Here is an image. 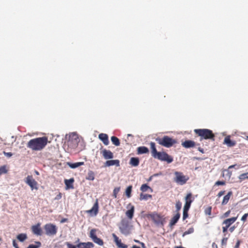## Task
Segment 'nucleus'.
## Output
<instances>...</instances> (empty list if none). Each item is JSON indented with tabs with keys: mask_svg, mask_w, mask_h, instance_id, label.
<instances>
[{
	"mask_svg": "<svg viewBox=\"0 0 248 248\" xmlns=\"http://www.w3.org/2000/svg\"><path fill=\"white\" fill-rule=\"evenodd\" d=\"M175 248H186L183 247L182 246H176L175 247Z\"/></svg>",
	"mask_w": 248,
	"mask_h": 248,
	"instance_id": "680f3d73",
	"label": "nucleus"
},
{
	"mask_svg": "<svg viewBox=\"0 0 248 248\" xmlns=\"http://www.w3.org/2000/svg\"><path fill=\"white\" fill-rule=\"evenodd\" d=\"M132 227L127 220H122L119 226V229L122 234L127 235L131 233Z\"/></svg>",
	"mask_w": 248,
	"mask_h": 248,
	"instance_id": "39448f33",
	"label": "nucleus"
},
{
	"mask_svg": "<svg viewBox=\"0 0 248 248\" xmlns=\"http://www.w3.org/2000/svg\"><path fill=\"white\" fill-rule=\"evenodd\" d=\"M85 244L84 245H82L83 246L84 248H87L86 246H88L89 247H93V243H88L87 244H86L85 243Z\"/></svg>",
	"mask_w": 248,
	"mask_h": 248,
	"instance_id": "5fc2aeb1",
	"label": "nucleus"
},
{
	"mask_svg": "<svg viewBox=\"0 0 248 248\" xmlns=\"http://www.w3.org/2000/svg\"><path fill=\"white\" fill-rule=\"evenodd\" d=\"M174 174L175 176L174 181L180 185L185 184L189 180L188 176L184 175L181 172L175 171Z\"/></svg>",
	"mask_w": 248,
	"mask_h": 248,
	"instance_id": "423d86ee",
	"label": "nucleus"
},
{
	"mask_svg": "<svg viewBox=\"0 0 248 248\" xmlns=\"http://www.w3.org/2000/svg\"><path fill=\"white\" fill-rule=\"evenodd\" d=\"M235 228H236V227L235 226H233L231 227H229L228 229H229V231L231 232H232L234 231Z\"/></svg>",
	"mask_w": 248,
	"mask_h": 248,
	"instance_id": "864d4df0",
	"label": "nucleus"
},
{
	"mask_svg": "<svg viewBox=\"0 0 248 248\" xmlns=\"http://www.w3.org/2000/svg\"><path fill=\"white\" fill-rule=\"evenodd\" d=\"M226 184V182L224 181H217L215 184V186H224Z\"/></svg>",
	"mask_w": 248,
	"mask_h": 248,
	"instance_id": "a18cd8bd",
	"label": "nucleus"
},
{
	"mask_svg": "<svg viewBox=\"0 0 248 248\" xmlns=\"http://www.w3.org/2000/svg\"><path fill=\"white\" fill-rule=\"evenodd\" d=\"M3 154L8 157H10L13 155V154L11 152H3Z\"/></svg>",
	"mask_w": 248,
	"mask_h": 248,
	"instance_id": "de8ad7c7",
	"label": "nucleus"
},
{
	"mask_svg": "<svg viewBox=\"0 0 248 248\" xmlns=\"http://www.w3.org/2000/svg\"><path fill=\"white\" fill-rule=\"evenodd\" d=\"M112 237L114 238V242L119 248H127V246L122 243L121 240L114 233L112 234Z\"/></svg>",
	"mask_w": 248,
	"mask_h": 248,
	"instance_id": "4468645a",
	"label": "nucleus"
},
{
	"mask_svg": "<svg viewBox=\"0 0 248 248\" xmlns=\"http://www.w3.org/2000/svg\"><path fill=\"white\" fill-rule=\"evenodd\" d=\"M228 228H226L224 226H222V232L224 233V236H225L226 235V232H227V230H228Z\"/></svg>",
	"mask_w": 248,
	"mask_h": 248,
	"instance_id": "8fccbe9b",
	"label": "nucleus"
},
{
	"mask_svg": "<svg viewBox=\"0 0 248 248\" xmlns=\"http://www.w3.org/2000/svg\"><path fill=\"white\" fill-rule=\"evenodd\" d=\"M134 213V206H132L131 208L129 210H128L126 213V217L129 218V219H132L133 217Z\"/></svg>",
	"mask_w": 248,
	"mask_h": 248,
	"instance_id": "5701e85b",
	"label": "nucleus"
},
{
	"mask_svg": "<svg viewBox=\"0 0 248 248\" xmlns=\"http://www.w3.org/2000/svg\"><path fill=\"white\" fill-rule=\"evenodd\" d=\"M155 140L160 145L167 148H170L177 143L176 140L168 136H164L162 138H157Z\"/></svg>",
	"mask_w": 248,
	"mask_h": 248,
	"instance_id": "20e7f679",
	"label": "nucleus"
},
{
	"mask_svg": "<svg viewBox=\"0 0 248 248\" xmlns=\"http://www.w3.org/2000/svg\"><path fill=\"white\" fill-rule=\"evenodd\" d=\"M140 160L138 157H131L129 161V164L133 167H137L139 165Z\"/></svg>",
	"mask_w": 248,
	"mask_h": 248,
	"instance_id": "aec40b11",
	"label": "nucleus"
},
{
	"mask_svg": "<svg viewBox=\"0 0 248 248\" xmlns=\"http://www.w3.org/2000/svg\"><path fill=\"white\" fill-rule=\"evenodd\" d=\"M58 197H59V198H61V194H59V196H58Z\"/></svg>",
	"mask_w": 248,
	"mask_h": 248,
	"instance_id": "774afa93",
	"label": "nucleus"
},
{
	"mask_svg": "<svg viewBox=\"0 0 248 248\" xmlns=\"http://www.w3.org/2000/svg\"><path fill=\"white\" fill-rule=\"evenodd\" d=\"M27 235L25 233H21L17 236L18 240L21 242H23L27 239Z\"/></svg>",
	"mask_w": 248,
	"mask_h": 248,
	"instance_id": "2f4dec72",
	"label": "nucleus"
},
{
	"mask_svg": "<svg viewBox=\"0 0 248 248\" xmlns=\"http://www.w3.org/2000/svg\"><path fill=\"white\" fill-rule=\"evenodd\" d=\"M111 140L112 143L116 146H118L120 144L119 139L115 136L111 137Z\"/></svg>",
	"mask_w": 248,
	"mask_h": 248,
	"instance_id": "cd10ccee",
	"label": "nucleus"
},
{
	"mask_svg": "<svg viewBox=\"0 0 248 248\" xmlns=\"http://www.w3.org/2000/svg\"><path fill=\"white\" fill-rule=\"evenodd\" d=\"M98 208H99V205H98V200L97 199L94 203L93 207L90 210H87L86 211L87 213L91 214L93 215L94 216H96L98 212Z\"/></svg>",
	"mask_w": 248,
	"mask_h": 248,
	"instance_id": "9b49d317",
	"label": "nucleus"
},
{
	"mask_svg": "<svg viewBox=\"0 0 248 248\" xmlns=\"http://www.w3.org/2000/svg\"><path fill=\"white\" fill-rule=\"evenodd\" d=\"M232 194V191L229 192L227 194L223 197L221 204L223 205H226L228 202Z\"/></svg>",
	"mask_w": 248,
	"mask_h": 248,
	"instance_id": "412c9836",
	"label": "nucleus"
},
{
	"mask_svg": "<svg viewBox=\"0 0 248 248\" xmlns=\"http://www.w3.org/2000/svg\"><path fill=\"white\" fill-rule=\"evenodd\" d=\"M115 165L117 167L120 166V161L118 159L108 160L105 163L106 166H111Z\"/></svg>",
	"mask_w": 248,
	"mask_h": 248,
	"instance_id": "6ab92c4d",
	"label": "nucleus"
},
{
	"mask_svg": "<svg viewBox=\"0 0 248 248\" xmlns=\"http://www.w3.org/2000/svg\"><path fill=\"white\" fill-rule=\"evenodd\" d=\"M150 145L152 155L154 158H157L161 161H166L168 163H170L173 161V157L167 153L157 151L155 142H151Z\"/></svg>",
	"mask_w": 248,
	"mask_h": 248,
	"instance_id": "f03ea898",
	"label": "nucleus"
},
{
	"mask_svg": "<svg viewBox=\"0 0 248 248\" xmlns=\"http://www.w3.org/2000/svg\"><path fill=\"white\" fill-rule=\"evenodd\" d=\"M228 240V237H225V236L222 239V244L226 245Z\"/></svg>",
	"mask_w": 248,
	"mask_h": 248,
	"instance_id": "09e8293b",
	"label": "nucleus"
},
{
	"mask_svg": "<svg viewBox=\"0 0 248 248\" xmlns=\"http://www.w3.org/2000/svg\"><path fill=\"white\" fill-rule=\"evenodd\" d=\"M25 183L28 185L31 189L33 190V189L37 190L38 189V183L33 178V177L31 175H28L25 181Z\"/></svg>",
	"mask_w": 248,
	"mask_h": 248,
	"instance_id": "6e6552de",
	"label": "nucleus"
},
{
	"mask_svg": "<svg viewBox=\"0 0 248 248\" xmlns=\"http://www.w3.org/2000/svg\"><path fill=\"white\" fill-rule=\"evenodd\" d=\"M149 189H150L151 191H152V189L147 184H143L140 187V190L142 192H146Z\"/></svg>",
	"mask_w": 248,
	"mask_h": 248,
	"instance_id": "7c9ffc66",
	"label": "nucleus"
},
{
	"mask_svg": "<svg viewBox=\"0 0 248 248\" xmlns=\"http://www.w3.org/2000/svg\"><path fill=\"white\" fill-rule=\"evenodd\" d=\"M41 246V242L39 241L35 242V244L30 245L27 248H39Z\"/></svg>",
	"mask_w": 248,
	"mask_h": 248,
	"instance_id": "f704fd0d",
	"label": "nucleus"
},
{
	"mask_svg": "<svg viewBox=\"0 0 248 248\" xmlns=\"http://www.w3.org/2000/svg\"><path fill=\"white\" fill-rule=\"evenodd\" d=\"M132 248H140V247H139V246H136V245H134V246H133Z\"/></svg>",
	"mask_w": 248,
	"mask_h": 248,
	"instance_id": "052dcab7",
	"label": "nucleus"
},
{
	"mask_svg": "<svg viewBox=\"0 0 248 248\" xmlns=\"http://www.w3.org/2000/svg\"><path fill=\"white\" fill-rule=\"evenodd\" d=\"M13 246L15 248H16V247H17L18 246L17 244L16 243V241L15 240H14L13 241Z\"/></svg>",
	"mask_w": 248,
	"mask_h": 248,
	"instance_id": "4d7b16f0",
	"label": "nucleus"
},
{
	"mask_svg": "<svg viewBox=\"0 0 248 248\" xmlns=\"http://www.w3.org/2000/svg\"><path fill=\"white\" fill-rule=\"evenodd\" d=\"M134 241H135V242H137V243H140V241H139L137 240H134Z\"/></svg>",
	"mask_w": 248,
	"mask_h": 248,
	"instance_id": "69168bd1",
	"label": "nucleus"
},
{
	"mask_svg": "<svg viewBox=\"0 0 248 248\" xmlns=\"http://www.w3.org/2000/svg\"><path fill=\"white\" fill-rule=\"evenodd\" d=\"M198 150L202 153H204V150L202 148H201V147H199Z\"/></svg>",
	"mask_w": 248,
	"mask_h": 248,
	"instance_id": "13d9d810",
	"label": "nucleus"
},
{
	"mask_svg": "<svg viewBox=\"0 0 248 248\" xmlns=\"http://www.w3.org/2000/svg\"><path fill=\"white\" fill-rule=\"evenodd\" d=\"M93 242L100 246L103 245V241L102 239L97 237H95V239L93 240Z\"/></svg>",
	"mask_w": 248,
	"mask_h": 248,
	"instance_id": "c9c22d12",
	"label": "nucleus"
},
{
	"mask_svg": "<svg viewBox=\"0 0 248 248\" xmlns=\"http://www.w3.org/2000/svg\"><path fill=\"white\" fill-rule=\"evenodd\" d=\"M239 181L241 182L248 179V172L240 174L238 177Z\"/></svg>",
	"mask_w": 248,
	"mask_h": 248,
	"instance_id": "c756f323",
	"label": "nucleus"
},
{
	"mask_svg": "<svg viewBox=\"0 0 248 248\" xmlns=\"http://www.w3.org/2000/svg\"><path fill=\"white\" fill-rule=\"evenodd\" d=\"M188 211L183 210V220H185L186 218L188 217Z\"/></svg>",
	"mask_w": 248,
	"mask_h": 248,
	"instance_id": "c03bdc74",
	"label": "nucleus"
},
{
	"mask_svg": "<svg viewBox=\"0 0 248 248\" xmlns=\"http://www.w3.org/2000/svg\"><path fill=\"white\" fill-rule=\"evenodd\" d=\"M98 137L105 145H108V136L106 134L101 133L99 135Z\"/></svg>",
	"mask_w": 248,
	"mask_h": 248,
	"instance_id": "dca6fc26",
	"label": "nucleus"
},
{
	"mask_svg": "<svg viewBox=\"0 0 248 248\" xmlns=\"http://www.w3.org/2000/svg\"><path fill=\"white\" fill-rule=\"evenodd\" d=\"M152 198L151 195L141 193L140 194V200H146L148 198Z\"/></svg>",
	"mask_w": 248,
	"mask_h": 248,
	"instance_id": "72a5a7b5",
	"label": "nucleus"
},
{
	"mask_svg": "<svg viewBox=\"0 0 248 248\" xmlns=\"http://www.w3.org/2000/svg\"><path fill=\"white\" fill-rule=\"evenodd\" d=\"M212 207L208 206L204 210V213L206 215L210 216L211 215Z\"/></svg>",
	"mask_w": 248,
	"mask_h": 248,
	"instance_id": "a19ab883",
	"label": "nucleus"
},
{
	"mask_svg": "<svg viewBox=\"0 0 248 248\" xmlns=\"http://www.w3.org/2000/svg\"><path fill=\"white\" fill-rule=\"evenodd\" d=\"M237 218V217L226 219L222 222L223 226L228 229L236 220Z\"/></svg>",
	"mask_w": 248,
	"mask_h": 248,
	"instance_id": "ddd939ff",
	"label": "nucleus"
},
{
	"mask_svg": "<svg viewBox=\"0 0 248 248\" xmlns=\"http://www.w3.org/2000/svg\"><path fill=\"white\" fill-rule=\"evenodd\" d=\"M90 237L92 238L93 240L95 239V237H97L95 234V231L94 230H92L90 232Z\"/></svg>",
	"mask_w": 248,
	"mask_h": 248,
	"instance_id": "79ce46f5",
	"label": "nucleus"
},
{
	"mask_svg": "<svg viewBox=\"0 0 248 248\" xmlns=\"http://www.w3.org/2000/svg\"><path fill=\"white\" fill-rule=\"evenodd\" d=\"M8 170L5 166H2L0 167V175L7 172Z\"/></svg>",
	"mask_w": 248,
	"mask_h": 248,
	"instance_id": "4c0bfd02",
	"label": "nucleus"
},
{
	"mask_svg": "<svg viewBox=\"0 0 248 248\" xmlns=\"http://www.w3.org/2000/svg\"><path fill=\"white\" fill-rule=\"evenodd\" d=\"M120 190V187H115L113 191V196L114 198H116L117 197V194Z\"/></svg>",
	"mask_w": 248,
	"mask_h": 248,
	"instance_id": "e433bc0d",
	"label": "nucleus"
},
{
	"mask_svg": "<svg viewBox=\"0 0 248 248\" xmlns=\"http://www.w3.org/2000/svg\"><path fill=\"white\" fill-rule=\"evenodd\" d=\"M240 242L239 240H238L237 243L235 244V248H238L240 245Z\"/></svg>",
	"mask_w": 248,
	"mask_h": 248,
	"instance_id": "6e6d98bb",
	"label": "nucleus"
},
{
	"mask_svg": "<svg viewBox=\"0 0 248 248\" xmlns=\"http://www.w3.org/2000/svg\"><path fill=\"white\" fill-rule=\"evenodd\" d=\"M194 133L197 136L200 137V140H215V134L213 131L208 129H195L194 130Z\"/></svg>",
	"mask_w": 248,
	"mask_h": 248,
	"instance_id": "7ed1b4c3",
	"label": "nucleus"
},
{
	"mask_svg": "<svg viewBox=\"0 0 248 248\" xmlns=\"http://www.w3.org/2000/svg\"><path fill=\"white\" fill-rule=\"evenodd\" d=\"M140 244L142 245V246L143 247H144V244L143 243H142V242H140Z\"/></svg>",
	"mask_w": 248,
	"mask_h": 248,
	"instance_id": "0e129e2a",
	"label": "nucleus"
},
{
	"mask_svg": "<svg viewBox=\"0 0 248 248\" xmlns=\"http://www.w3.org/2000/svg\"><path fill=\"white\" fill-rule=\"evenodd\" d=\"M230 213H231V211L228 210V211H227L223 214V217H229L230 214Z\"/></svg>",
	"mask_w": 248,
	"mask_h": 248,
	"instance_id": "3c124183",
	"label": "nucleus"
},
{
	"mask_svg": "<svg viewBox=\"0 0 248 248\" xmlns=\"http://www.w3.org/2000/svg\"><path fill=\"white\" fill-rule=\"evenodd\" d=\"M74 181V180L73 178H71L69 180H65L64 182L65 184L67 187V188H73V183Z\"/></svg>",
	"mask_w": 248,
	"mask_h": 248,
	"instance_id": "393cba45",
	"label": "nucleus"
},
{
	"mask_svg": "<svg viewBox=\"0 0 248 248\" xmlns=\"http://www.w3.org/2000/svg\"><path fill=\"white\" fill-rule=\"evenodd\" d=\"M47 143V137H38L30 140L27 143V147L32 151H40L45 148Z\"/></svg>",
	"mask_w": 248,
	"mask_h": 248,
	"instance_id": "f257e3e1",
	"label": "nucleus"
},
{
	"mask_svg": "<svg viewBox=\"0 0 248 248\" xmlns=\"http://www.w3.org/2000/svg\"><path fill=\"white\" fill-rule=\"evenodd\" d=\"M180 217V214L177 213L173 217L170 219L169 225L170 227L174 226L178 221Z\"/></svg>",
	"mask_w": 248,
	"mask_h": 248,
	"instance_id": "a211bd4d",
	"label": "nucleus"
},
{
	"mask_svg": "<svg viewBox=\"0 0 248 248\" xmlns=\"http://www.w3.org/2000/svg\"><path fill=\"white\" fill-rule=\"evenodd\" d=\"M40 226V223H38L31 226V230L33 234L36 235H41L42 234V230Z\"/></svg>",
	"mask_w": 248,
	"mask_h": 248,
	"instance_id": "9d476101",
	"label": "nucleus"
},
{
	"mask_svg": "<svg viewBox=\"0 0 248 248\" xmlns=\"http://www.w3.org/2000/svg\"><path fill=\"white\" fill-rule=\"evenodd\" d=\"M194 232V228L191 227L190 228L186 231L183 234V236H185L186 235L192 233Z\"/></svg>",
	"mask_w": 248,
	"mask_h": 248,
	"instance_id": "58836bf2",
	"label": "nucleus"
},
{
	"mask_svg": "<svg viewBox=\"0 0 248 248\" xmlns=\"http://www.w3.org/2000/svg\"><path fill=\"white\" fill-rule=\"evenodd\" d=\"M65 244L68 248H80L82 247V245H84L85 244L84 243H79L77 246H75L70 242H67L65 243Z\"/></svg>",
	"mask_w": 248,
	"mask_h": 248,
	"instance_id": "b1692460",
	"label": "nucleus"
},
{
	"mask_svg": "<svg viewBox=\"0 0 248 248\" xmlns=\"http://www.w3.org/2000/svg\"><path fill=\"white\" fill-rule=\"evenodd\" d=\"M224 143L226 144L228 147H233L236 144L235 141H232L230 139V136H226L224 140Z\"/></svg>",
	"mask_w": 248,
	"mask_h": 248,
	"instance_id": "f3484780",
	"label": "nucleus"
},
{
	"mask_svg": "<svg viewBox=\"0 0 248 248\" xmlns=\"http://www.w3.org/2000/svg\"><path fill=\"white\" fill-rule=\"evenodd\" d=\"M150 216L153 221L156 224L163 225L165 222V218L163 217L156 214L153 213L150 215Z\"/></svg>",
	"mask_w": 248,
	"mask_h": 248,
	"instance_id": "1a4fd4ad",
	"label": "nucleus"
},
{
	"mask_svg": "<svg viewBox=\"0 0 248 248\" xmlns=\"http://www.w3.org/2000/svg\"><path fill=\"white\" fill-rule=\"evenodd\" d=\"M58 197H59V198H61V194H59V196H58Z\"/></svg>",
	"mask_w": 248,
	"mask_h": 248,
	"instance_id": "338daca9",
	"label": "nucleus"
},
{
	"mask_svg": "<svg viewBox=\"0 0 248 248\" xmlns=\"http://www.w3.org/2000/svg\"><path fill=\"white\" fill-rule=\"evenodd\" d=\"M86 179L92 181L94 179V173L93 171L88 172Z\"/></svg>",
	"mask_w": 248,
	"mask_h": 248,
	"instance_id": "473e14b6",
	"label": "nucleus"
},
{
	"mask_svg": "<svg viewBox=\"0 0 248 248\" xmlns=\"http://www.w3.org/2000/svg\"><path fill=\"white\" fill-rule=\"evenodd\" d=\"M101 154L105 159H112L113 158V154L110 150L103 149L101 150Z\"/></svg>",
	"mask_w": 248,
	"mask_h": 248,
	"instance_id": "f8f14e48",
	"label": "nucleus"
},
{
	"mask_svg": "<svg viewBox=\"0 0 248 248\" xmlns=\"http://www.w3.org/2000/svg\"><path fill=\"white\" fill-rule=\"evenodd\" d=\"M225 191L224 190H223V191H220L218 194H217V197H220L221 196H222V195H223L224 194H225Z\"/></svg>",
	"mask_w": 248,
	"mask_h": 248,
	"instance_id": "603ef678",
	"label": "nucleus"
},
{
	"mask_svg": "<svg viewBox=\"0 0 248 248\" xmlns=\"http://www.w3.org/2000/svg\"><path fill=\"white\" fill-rule=\"evenodd\" d=\"M190 206H191V204H189V203L188 202H185V205H184V209L183 210H186V211H188L190 207Z\"/></svg>",
	"mask_w": 248,
	"mask_h": 248,
	"instance_id": "37998d69",
	"label": "nucleus"
},
{
	"mask_svg": "<svg viewBox=\"0 0 248 248\" xmlns=\"http://www.w3.org/2000/svg\"><path fill=\"white\" fill-rule=\"evenodd\" d=\"M66 219H63L62 221H61V222H64L65 221H66Z\"/></svg>",
	"mask_w": 248,
	"mask_h": 248,
	"instance_id": "e2e57ef3",
	"label": "nucleus"
},
{
	"mask_svg": "<svg viewBox=\"0 0 248 248\" xmlns=\"http://www.w3.org/2000/svg\"><path fill=\"white\" fill-rule=\"evenodd\" d=\"M137 152L138 154H146L149 152V150L146 147L140 146L138 148Z\"/></svg>",
	"mask_w": 248,
	"mask_h": 248,
	"instance_id": "4be33fe9",
	"label": "nucleus"
},
{
	"mask_svg": "<svg viewBox=\"0 0 248 248\" xmlns=\"http://www.w3.org/2000/svg\"><path fill=\"white\" fill-rule=\"evenodd\" d=\"M175 207L176 208V211L178 213L179 211L181 210L182 207V203L180 201H178L176 202Z\"/></svg>",
	"mask_w": 248,
	"mask_h": 248,
	"instance_id": "ea45409f",
	"label": "nucleus"
},
{
	"mask_svg": "<svg viewBox=\"0 0 248 248\" xmlns=\"http://www.w3.org/2000/svg\"><path fill=\"white\" fill-rule=\"evenodd\" d=\"M236 165H231V166H230L229 167V169H232V168H234L235 166Z\"/></svg>",
	"mask_w": 248,
	"mask_h": 248,
	"instance_id": "bf43d9fd",
	"label": "nucleus"
},
{
	"mask_svg": "<svg viewBox=\"0 0 248 248\" xmlns=\"http://www.w3.org/2000/svg\"><path fill=\"white\" fill-rule=\"evenodd\" d=\"M194 200V198L192 197V194L191 193H188L185 197V202H189V204H191Z\"/></svg>",
	"mask_w": 248,
	"mask_h": 248,
	"instance_id": "bb28decb",
	"label": "nucleus"
},
{
	"mask_svg": "<svg viewBox=\"0 0 248 248\" xmlns=\"http://www.w3.org/2000/svg\"><path fill=\"white\" fill-rule=\"evenodd\" d=\"M248 217V215L246 213L242 217L241 220L243 222H245L247 220Z\"/></svg>",
	"mask_w": 248,
	"mask_h": 248,
	"instance_id": "49530a36",
	"label": "nucleus"
},
{
	"mask_svg": "<svg viewBox=\"0 0 248 248\" xmlns=\"http://www.w3.org/2000/svg\"><path fill=\"white\" fill-rule=\"evenodd\" d=\"M83 164H84L83 162H77V163H68V166L71 168H72V169H75V168H78L81 165H83Z\"/></svg>",
	"mask_w": 248,
	"mask_h": 248,
	"instance_id": "a878e982",
	"label": "nucleus"
},
{
	"mask_svg": "<svg viewBox=\"0 0 248 248\" xmlns=\"http://www.w3.org/2000/svg\"><path fill=\"white\" fill-rule=\"evenodd\" d=\"M182 145L186 148H190L195 147L196 143L191 140H186L182 143Z\"/></svg>",
	"mask_w": 248,
	"mask_h": 248,
	"instance_id": "2eb2a0df",
	"label": "nucleus"
},
{
	"mask_svg": "<svg viewBox=\"0 0 248 248\" xmlns=\"http://www.w3.org/2000/svg\"><path fill=\"white\" fill-rule=\"evenodd\" d=\"M46 234L49 236L54 235L57 232L56 226L51 223H48L44 226Z\"/></svg>",
	"mask_w": 248,
	"mask_h": 248,
	"instance_id": "0eeeda50",
	"label": "nucleus"
},
{
	"mask_svg": "<svg viewBox=\"0 0 248 248\" xmlns=\"http://www.w3.org/2000/svg\"><path fill=\"white\" fill-rule=\"evenodd\" d=\"M132 189V186H129L126 188L125 190V195L128 198H129L131 197Z\"/></svg>",
	"mask_w": 248,
	"mask_h": 248,
	"instance_id": "c85d7f7f",
	"label": "nucleus"
}]
</instances>
